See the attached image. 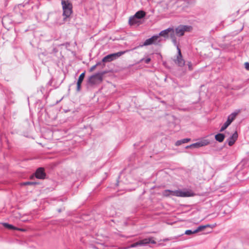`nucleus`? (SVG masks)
<instances>
[{
  "label": "nucleus",
  "mask_w": 249,
  "mask_h": 249,
  "mask_svg": "<svg viewBox=\"0 0 249 249\" xmlns=\"http://www.w3.org/2000/svg\"><path fill=\"white\" fill-rule=\"evenodd\" d=\"M162 195L164 196H176L179 197H189L193 196L194 194L191 191H183L180 190L172 191L165 190L163 191Z\"/></svg>",
  "instance_id": "1"
},
{
  "label": "nucleus",
  "mask_w": 249,
  "mask_h": 249,
  "mask_svg": "<svg viewBox=\"0 0 249 249\" xmlns=\"http://www.w3.org/2000/svg\"><path fill=\"white\" fill-rule=\"evenodd\" d=\"M62 83V80L57 83L54 81L53 79H51L46 84V87H41L40 88V91L43 94H45L50 92L53 89H56L59 87Z\"/></svg>",
  "instance_id": "2"
},
{
  "label": "nucleus",
  "mask_w": 249,
  "mask_h": 249,
  "mask_svg": "<svg viewBox=\"0 0 249 249\" xmlns=\"http://www.w3.org/2000/svg\"><path fill=\"white\" fill-rule=\"evenodd\" d=\"M72 13V5L68 0H63V20L66 18H69Z\"/></svg>",
  "instance_id": "3"
},
{
  "label": "nucleus",
  "mask_w": 249,
  "mask_h": 249,
  "mask_svg": "<svg viewBox=\"0 0 249 249\" xmlns=\"http://www.w3.org/2000/svg\"><path fill=\"white\" fill-rule=\"evenodd\" d=\"M105 72H98L91 76L88 79V83L90 85H94L101 83L103 80V76Z\"/></svg>",
  "instance_id": "4"
},
{
  "label": "nucleus",
  "mask_w": 249,
  "mask_h": 249,
  "mask_svg": "<svg viewBox=\"0 0 249 249\" xmlns=\"http://www.w3.org/2000/svg\"><path fill=\"white\" fill-rule=\"evenodd\" d=\"M127 51H121L116 53L108 54L102 59V62L106 63L113 61L118 58V57H119L120 56H121V55L124 54Z\"/></svg>",
  "instance_id": "5"
},
{
  "label": "nucleus",
  "mask_w": 249,
  "mask_h": 249,
  "mask_svg": "<svg viewBox=\"0 0 249 249\" xmlns=\"http://www.w3.org/2000/svg\"><path fill=\"white\" fill-rule=\"evenodd\" d=\"M61 13L60 12H54L49 14L48 18L54 19L53 23L54 25H60L61 24Z\"/></svg>",
  "instance_id": "6"
},
{
  "label": "nucleus",
  "mask_w": 249,
  "mask_h": 249,
  "mask_svg": "<svg viewBox=\"0 0 249 249\" xmlns=\"http://www.w3.org/2000/svg\"><path fill=\"white\" fill-rule=\"evenodd\" d=\"M161 40L159 38L157 35L152 36L151 37L146 39L143 44L141 45V47L143 46H148L151 44L158 45L160 42Z\"/></svg>",
  "instance_id": "7"
},
{
  "label": "nucleus",
  "mask_w": 249,
  "mask_h": 249,
  "mask_svg": "<svg viewBox=\"0 0 249 249\" xmlns=\"http://www.w3.org/2000/svg\"><path fill=\"white\" fill-rule=\"evenodd\" d=\"M190 28L191 26L180 25L176 28L175 32L178 36H181L184 35L185 31H189Z\"/></svg>",
  "instance_id": "8"
},
{
  "label": "nucleus",
  "mask_w": 249,
  "mask_h": 249,
  "mask_svg": "<svg viewBox=\"0 0 249 249\" xmlns=\"http://www.w3.org/2000/svg\"><path fill=\"white\" fill-rule=\"evenodd\" d=\"M175 63L179 67H183L185 65V60L183 58L180 49H178V54L176 59L174 60Z\"/></svg>",
  "instance_id": "9"
},
{
  "label": "nucleus",
  "mask_w": 249,
  "mask_h": 249,
  "mask_svg": "<svg viewBox=\"0 0 249 249\" xmlns=\"http://www.w3.org/2000/svg\"><path fill=\"white\" fill-rule=\"evenodd\" d=\"M35 175L36 178L40 179H43L45 178L46 176V174L45 172L44 168L43 167L38 168L36 169Z\"/></svg>",
  "instance_id": "10"
},
{
  "label": "nucleus",
  "mask_w": 249,
  "mask_h": 249,
  "mask_svg": "<svg viewBox=\"0 0 249 249\" xmlns=\"http://www.w3.org/2000/svg\"><path fill=\"white\" fill-rule=\"evenodd\" d=\"M238 138V134L235 131L232 135L230 136L227 140V142L229 146H232L236 142Z\"/></svg>",
  "instance_id": "11"
},
{
  "label": "nucleus",
  "mask_w": 249,
  "mask_h": 249,
  "mask_svg": "<svg viewBox=\"0 0 249 249\" xmlns=\"http://www.w3.org/2000/svg\"><path fill=\"white\" fill-rule=\"evenodd\" d=\"M171 31H173V27H169L165 30H162L157 35L159 36V37L160 36H161L165 38H167L168 37V35Z\"/></svg>",
  "instance_id": "12"
},
{
  "label": "nucleus",
  "mask_w": 249,
  "mask_h": 249,
  "mask_svg": "<svg viewBox=\"0 0 249 249\" xmlns=\"http://www.w3.org/2000/svg\"><path fill=\"white\" fill-rule=\"evenodd\" d=\"M140 243V246H145L149 243L156 244V242L153 240L152 238H145L143 240L139 241Z\"/></svg>",
  "instance_id": "13"
},
{
  "label": "nucleus",
  "mask_w": 249,
  "mask_h": 249,
  "mask_svg": "<svg viewBox=\"0 0 249 249\" xmlns=\"http://www.w3.org/2000/svg\"><path fill=\"white\" fill-rule=\"evenodd\" d=\"M85 75V72H84L80 75L78 78V81L77 82V90L78 91H79L81 89V85L84 80Z\"/></svg>",
  "instance_id": "14"
},
{
  "label": "nucleus",
  "mask_w": 249,
  "mask_h": 249,
  "mask_svg": "<svg viewBox=\"0 0 249 249\" xmlns=\"http://www.w3.org/2000/svg\"><path fill=\"white\" fill-rule=\"evenodd\" d=\"M6 96L8 100L11 103H14V94L12 91L7 90L6 93Z\"/></svg>",
  "instance_id": "15"
},
{
  "label": "nucleus",
  "mask_w": 249,
  "mask_h": 249,
  "mask_svg": "<svg viewBox=\"0 0 249 249\" xmlns=\"http://www.w3.org/2000/svg\"><path fill=\"white\" fill-rule=\"evenodd\" d=\"M145 12L143 11H139L136 13V14L133 16L135 18H138V19H141L145 17Z\"/></svg>",
  "instance_id": "16"
},
{
  "label": "nucleus",
  "mask_w": 249,
  "mask_h": 249,
  "mask_svg": "<svg viewBox=\"0 0 249 249\" xmlns=\"http://www.w3.org/2000/svg\"><path fill=\"white\" fill-rule=\"evenodd\" d=\"M76 45V42H73L71 44H70L69 42H66L65 43L63 44V46H65L66 48L69 51H72Z\"/></svg>",
  "instance_id": "17"
},
{
  "label": "nucleus",
  "mask_w": 249,
  "mask_h": 249,
  "mask_svg": "<svg viewBox=\"0 0 249 249\" xmlns=\"http://www.w3.org/2000/svg\"><path fill=\"white\" fill-rule=\"evenodd\" d=\"M225 137V135L222 133H218L215 135V139L219 142H222Z\"/></svg>",
  "instance_id": "18"
},
{
  "label": "nucleus",
  "mask_w": 249,
  "mask_h": 249,
  "mask_svg": "<svg viewBox=\"0 0 249 249\" xmlns=\"http://www.w3.org/2000/svg\"><path fill=\"white\" fill-rule=\"evenodd\" d=\"M191 139L189 138H185L180 140L177 141L176 142L175 145L176 146H179L182 143H185L190 141Z\"/></svg>",
  "instance_id": "19"
},
{
  "label": "nucleus",
  "mask_w": 249,
  "mask_h": 249,
  "mask_svg": "<svg viewBox=\"0 0 249 249\" xmlns=\"http://www.w3.org/2000/svg\"><path fill=\"white\" fill-rule=\"evenodd\" d=\"M240 112V110H238L237 111H235L231 113L230 115H229L228 117V119L230 120L232 122L235 118H236L237 115L238 113Z\"/></svg>",
  "instance_id": "20"
},
{
  "label": "nucleus",
  "mask_w": 249,
  "mask_h": 249,
  "mask_svg": "<svg viewBox=\"0 0 249 249\" xmlns=\"http://www.w3.org/2000/svg\"><path fill=\"white\" fill-rule=\"evenodd\" d=\"M139 22V19L135 18L134 16L130 17L129 19V23L131 25L137 24Z\"/></svg>",
  "instance_id": "21"
},
{
  "label": "nucleus",
  "mask_w": 249,
  "mask_h": 249,
  "mask_svg": "<svg viewBox=\"0 0 249 249\" xmlns=\"http://www.w3.org/2000/svg\"><path fill=\"white\" fill-rule=\"evenodd\" d=\"M207 227H211V228H212V226L210 225H204V226H200L199 227H198L197 228V229H196L195 230V231L196 232H198L200 231H201L202 230H203L204 229H205Z\"/></svg>",
  "instance_id": "22"
},
{
  "label": "nucleus",
  "mask_w": 249,
  "mask_h": 249,
  "mask_svg": "<svg viewBox=\"0 0 249 249\" xmlns=\"http://www.w3.org/2000/svg\"><path fill=\"white\" fill-rule=\"evenodd\" d=\"M3 225L4 227L10 230H17L18 229L12 224L7 223H3Z\"/></svg>",
  "instance_id": "23"
},
{
  "label": "nucleus",
  "mask_w": 249,
  "mask_h": 249,
  "mask_svg": "<svg viewBox=\"0 0 249 249\" xmlns=\"http://www.w3.org/2000/svg\"><path fill=\"white\" fill-rule=\"evenodd\" d=\"M201 147L204 146L208 145L210 143V141L208 140H202L199 141Z\"/></svg>",
  "instance_id": "24"
},
{
  "label": "nucleus",
  "mask_w": 249,
  "mask_h": 249,
  "mask_svg": "<svg viewBox=\"0 0 249 249\" xmlns=\"http://www.w3.org/2000/svg\"><path fill=\"white\" fill-rule=\"evenodd\" d=\"M6 22H9V23H12V21L11 20L9 21V16H4L2 19V23L3 25L4 24V23Z\"/></svg>",
  "instance_id": "25"
},
{
  "label": "nucleus",
  "mask_w": 249,
  "mask_h": 249,
  "mask_svg": "<svg viewBox=\"0 0 249 249\" xmlns=\"http://www.w3.org/2000/svg\"><path fill=\"white\" fill-rule=\"evenodd\" d=\"M170 37L172 39H176L177 38L176 37V34L175 32L174 29L173 28V31H171L170 34H169Z\"/></svg>",
  "instance_id": "26"
},
{
  "label": "nucleus",
  "mask_w": 249,
  "mask_h": 249,
  "mask_svg": "<svg viewBox=\"0 0 249 249\" xmlns=\"http://www.w3.org/2000/svg\"><path fill=\"white\" fill-rule=\"evenodd\" d=\"M172 41L173 44L174 45V46L176 47L178 51V49H180V48L179 47V44H178V42H177V38L172 39Z\"/></svg>",
  "instance_id": "27"
},
{
  "label": "nucleus",
  "mask_w": 249,
  "mask_h": 249,
  "mask_svg": "<svg viewBox=\"0 0 249 249\" xmlns=\"http://www.w3.org/2000/svg\"><path fill=\"white\" fill-rule=\"evenodd\" d=\"M195 230H186L185 232V233L187 235H191L192 234L196 233Z\"/></svg>",
  "instance_id": "28"
},
{
  "label": "nucleus",
  "mask_w": 249,
  "mask_h": 249,
  "mask_svg": "<svg viewBox=\"0 0 249 249\" xmlns=\"http://www.w3.org/2000/svg\"><path fill=\"white\" fill-rule=\"evenodd\" d=\"M229 125H228L226 122L222 126L220 129V132H223L224 131Z\"/></svg>",
  "instance_id": "29"
},
{
  "label": "nucleus",
  "mask_w": 249,
  "mask_h": 249,
  "mask_svg": "<svg viewBox=\"0 0 249 249\" xmlns=\"http://www.w3.org/2000/svg\"><path fill=\"white\" fill-rule=\"evenodd\" d=\"M193 148H199L201 147L199 142L192 144Z\"/></svg>",
  "instance_id": "30"
},
{
  "label": "nucleus",
  "mask_w": 249,
  "mask_h": 249,
  "mask_svg": "<svg viewBox=\"0 0 249 249\" xmlns=\"http://www.w3.org/2000/svg\"><path fill=\"white\" fill-rule=\"evenodd\" d=\"M138 246H140V243L139 241L135 242V243L131 244L130 246V248H135Z\"/></svg>",
  "instance_id": "31"
},
{
  "label": "nucleus",
  "mask_w": 249,
  "mask_h": 249,
  "mask_svg": "<svg viewBox=\"0 0 249 249\" xmlns=\"http://www.w3.org/2000/svg\"><path fill=\"white\" fill-rule=\"evenodd\" d=\"M37 183L36 182L27 181L24 183V185H36Z\"/></svg>",
  "instance_id": "32"
},
{
  "label": "nucleus",
  "mask_w": 249,
  "mask_h": 249,
  "mask_svg": "<svg viewBox=\"0 0 249 249\" xmlns=\"http://www.w3.org/2000/svg\"><path fill=\"white\" fill-rule=\"evenodd\" d=\"M151 60V59L150 58H146V59H144V61L146 64H148Z\"/></svg>",
  "instance_id": "33"
},
{
  "label": "nucleus",
  "mask_w": 249,
  "mask_h": 249,
  "mask_svg": "<svg viewBox=\"0 0 249 249\" xmlns=\"http://www.w3.org/2000/svg\"><path fill=\"white\" fill-rule=\"evenodd\" d=\"M245 68L246 69V70L249 71V63L246 62L245 63Z\"/></svg>",
  "instance_id": "34"
},
{
  "label": "nucleus",
  "mask_w": 249,
  "mask_h": 249,
  "mask_svg": "<svg viewBox=\"0 0 249 249\" xmlns=\"http://www.w3.org/2000/svg\"><path fill=\"white\" fill-rule=\"evenodd\" d=\"M97 67V66L96 65V64H95V65H94V66H92V67L90 68V70H89V71H94V70L95 69V68H96Z\"/></svg>",
  "instance_id": "35"
},
{
  "label": "nucleus",
  "mask_w": 249,
  "mask_h": 249,
  "mask_svg": "<svg viewBox=\"0 0 249 249\" xmlns=\"http://www.w3.org/2000/svg\"><path fill=\"white\" fill-rule=\"evenodd\" d=\"M188 67H189V69L190 70H192V63L191 62H188Z\"/></svg>",
  "instance_id": "36"
},
{
  "label": "nucleus",
  "mask_w": 249,
  "mask_h": 249,
  "mask_svg": "<svg viewBox=\"0 0 249 249\" xmlns=\"http://www.w3.org/2000/svg\"><path fill=\"white\" fill-rule=\"evenodd\" d=\"M231 123L232 122L230 120H228V119L227 121L226 122V123L229 125H230Z\"/></svg>",
  "instance_id": "37"
},
{
  "label": "nucleus",
  "mask_w": 249,
  "mask_h": 249,
  "mask_svg": "<svg viewBox=\"0 0 249 249\" xmlns=\"http://www.w3.org/2000/svg\"><path fill=\"white\" fill-rule=\"evenodd\" d=\"M231 123L232 122L230 120H228V119L227 121L226 122V123L229 125H230Z\"/></svg>",
  "instance_id": "38"
},
{
  "label": "nucleus",
  "mask_w": 249,
  "mask_h": 249,
  "mask_svg": "<svg viewBox=\"0 0 249 249\" xmlns=\"http://www.w3.org/2000/svg\"><path fill=\"white\" fill-rule=\"evenodd\" d=\"M102 62H102V61H100V62H97V63L96 64V65L97 66H99V65H102Z\"/></svg>",
  "instance_id": "39"
},
{
  "label": "nucleus",
  "mask_w": 249,
  "mask_h": 249,
  "mask_svg": "<svg viewBox=\"0 0 249 249\" xmlns=\"http://www.w3.org/2000/svg\"><path fill=\"white\" fill-rule=\"evenodd\" d=\"M193 148V146H192V144H191V145H188V146H187L186 147V148H187H187Z\"/></svg>",
  "instance_id": "40"
},
{
  "label": "nucleus",
  "mask_w": 249,
  "mask_h": 249,
  "mask_svg": "<svg viewBox=\"0 0 249 249\" xmlns=\"http://www.w3.org/2000/svg\"><path fill=\"white\" fill-rule=\"evenodd\" d=\"M53 51L54 53H56L57 51H56V49L55 48H54L53 50Z\"/></svg>",
  "instance_id": "41"
},
{
  "label": "nucleus",
  "mask_w": 249,
  "mask_h": 249,
  "mask_svg": "<svg viewBox=\"0 0 249 249\" xmlns=\"http://www.w3.org/2000/svg\"><path fill=\"white\" fill-rule=\"evenodd\" d=\"M62 98H61L60 99V100L59 101V102H60V101H62Z\"/></svg>",
  "instance_id": "42"
},
{
  "label": "nucleus",
  "mask_w": 249,
  "mask_h": 249,
  "mask_svg": "<svg viewBox=\"0 0 249 249\" xmlns=\"http://www.w3.org/2000/svg\"><path fill=\"white\" fill-rule=\"evenodd\" d=\"M61 3L62 5V3H63L62 0H61Z\"/></svg>",
  "instance_id": "43"
},
{
  "label": "nucleus",
  "mask_w": 249,
  "mask_h": 249,
  "mask_svg": "<svg viewBox=\"0 0 249 249\" xmlns=\"http://www.w3.org/2000/svg\"><path fill=\"white\" fill-rule=\"evenodd\" d=\"M58 211L60 212L61 211V209H59Z\"/></svg>",
  "instance_id": "44"
},
{
  "label": "nucleus",
  "mask_w": 249,
  "mask_h": 249,
  "mask_svg": "<svg viewBox=\"0 0 249 249\" xmlns=\"http://www.w3.org/2000/svg\"><path fill=\"white\" fill-rule=\"evenodd\" d=\"M105 66V64H103V67H104Z\"/></svg>",
  "instance_id": "45"
}]
</instances>
